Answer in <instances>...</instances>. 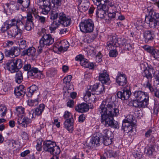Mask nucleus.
Here are the masks:
<instances>
[{
	"label": "nucleus",
	"instance_id": "39448f33",
	"mask_svg": "<svg viewBox=\"0 0 159 159\" xmlns=\"http://www.w3.org/2000/svg\"><path fill=\"white\" fill-rule=\"evenodd\" d=\"M25 71H28V76L33 78L40 79L41 78V72L36 68H31L30 64H25L23 67Z\"/></svg>",
	"mask_w": 159,
	"mask_h": 159
},
{
	"label": "nucleus",
	"instance_id": "864d4df0",
	"mask_svg": "<svg viewBox=\"0 0 159 159\" xmlns=\"http://www.w3.org/2000/svg\"><path fill=\"white\" fill-rule=\"evenodd\" d=\"M103 3L104 4H106V5H107L109 8V9L110 10L111 9V8H113V9L116 8V7L114 5V3L110 2L109 0H107V1L104 2Z\"/></svg>",
	"mask_w": 159,
	"mask_h": 159
},
{
	"label": "nucleus",
	"instance_id": "37998d69",
	"mask_svg": "<svg viewBox=\"0 0 159 159\" xmlns=\"http://www.w3.org/2000/svg\"><path fill=\"white\" fill-rule=\"evenodd\" d=\"M9 28L8 25L6 21L2 25L1 28V30L2 33H5L6 32L7 33V31L8 30V29H9Z\"/></svg>",
	"mask_w": 159,
	"mask_h": 159
},
{
	"label": "nucleus",
	"instance_id": "f03ea898",
	"mask_svg": "<svg viewBox=\"0 0 159 159\" xmlns=\"http://www.w3.org/2000/svg\"><path fill=\"white\" fill-rule=\"evenodd\" d=\"M145 21L150 27L154 28L159 25V14L151 9L146 16Z\"/></svg>",
	"mask_w": 159,
	"mask_h": 159
},
{
	"label": "nucleus",
	"instance_id": "4c0bfd02",
	"mask_svg": "<svg viewBox=\"0 0 159 159\" xmlns=\"http://www.w3.org/2000/svg\"><path fill=\"white\" fill-rule=\"evenodd\" d=\"M123 42L121 43V44L124 46V47L125 48V49H126L128 50H131L132 48V45L130 44V43H128L126 42V39H123L122 40Z\"/></svg>",
	"mask_w": 159,
	"mask_h": 159
},
{
	"label": "nucleus",
	"instance_id": "20e7f679",
	"mask_svg": "<svg viewBox=\"0 0 159 159\" xmlns=\"http://www.w3.org/2000/svg\"><path fill=\"white\" fill-rule=\"evenodd\" d=\"M79 26L81 31L85 34L93 32L94 27L93 21L90 19H86L81 22Z\"/></svg>",
	"mask_w": 159,
	"mask_h": 159
},
{
	"label": "nucleus",
	"instance_id": "423d86ee",
	"mask_svg": "<svg viewBox=\"0 0 159 159\" xmlns=\"http://www.w3.org/2000/svg\"><path fill=\"white\" fill-rule=\"evenodd\" d=\"M29 118L25 117L24 116H19L17 122L18 124L23 127H26L31 122L30 118H34V114L33 111H29Z\"/></svg>",
	"mask_w": 159,
	"mask_h": 159
},
{
	"label": "nucleus",
	"instance_id": "3c124183",
	"mask_svg": "<svg viewBox=\"0 0 159 159\" xmlns=\"http://www.w3.org/2000/svg\"><path fill=\"white\" fill-rule=\"evenodd\" d=\"M72 78V76L70 75H69L65 77L63 79V83L64 84H66L67 85H68V84H70Z\"/></svg>",
	"mask_w": 159,
	"mask_h": 159
},
{
	"label": "nucleus",
	"instance_id": "4d7b16f0",
	"mask_svg": "<svg viewBox=\"0 0 159 159\" xmlns=\"http://www.w3.org/2000/svg\"><path fill=\"white\" fill-rule=\"evenodd\" d=\"M85 147L88 148V149L91 148H93V146H95L94 144L93 143L92 140L91 139L90 141L87 140L86 143L85 144Z\"/></svg>",
	"mask_w": 159,
	"mask_h": 159
},
{
	"label": "nucleus",
	"instance_id": "13d9d810",
	"mask_svg": "<svg viewBox=\"0 0 159 159\" xmlns=\"http://www.w3.org/2000/svg\"><path fill=\"white\" fill-rule=\"evenodd\" d=\"M35 17L42 24H44L46 22V18L43 16H40L38 15H37L35 16Z\"/></svg>",
	"mask_w": 159,
	"mask_h": 159
},
{
	"label": "nucleus",
	"instance_id": "a878e982",
	"mask_svg": "<svg viewBox=\"0 0 159 159\" xmlns=\"http://www.w3.org/2000/svg\"><path fill=\"white\" fill-rule=\"evenodd\" d=\"M75 109L79 112L83 113L88 111L89 109V107L86 103H83L78 105L75 107Z\"/></svg>",
	"mask_w": 159,
	"mask_h": 159
},
{
	"label": "nucleus",
	"instance_id": "6ab92c4d",
	"mask_svg": "<svg viewBox=\"0 0 159 159\" xmlns=\"http://www.w3.org/2000/svg\"><path fill=\"white\" fill-rule=\"evenodd\" d=\"M131 94V92L128 89H124L123 92H118L117 93L118 97L122 100L128 99Z\"/></svg>",
	"mask_w": 159,
	"mask_h": 159
},
{
	"label": "nucleus",
	"instance_id": "412c9836",
	"mask_svg": "<svg viewBox=\"0 0 159 159\" xmlns=\"http://www.w3.org/2000/svg\"><path fill=\"white\" fill-rule=\"evenodd\" d=\"M22 30L16 28H12L7 31V36L9 38H15L18 34L21 35Z\"/></svg>",
	"mask_w": 159,
	"mask_h": 159
},
{
	"label": "nucleus",
	"instance_id": "79ce46f5",
	"mask_svg": "<svg viewBox=\"0 0 159 159\" xmlns=\"http://www.w3.org/2000/svg\"><path fill=\"white\" fill-rule=\"evenodd\" d=\"M39 103L38 99L29 100L28 101V104L30 106H34L37 105Z\"/></svg>",
	"mask_w": 159,
	"mask_h": 159
},
{
	"label": "nucleus",
	"instance_id": "ddd939ff",
	"mask_svg": "<svg viewBox=\"0 0 159 159\" xmlns=\"http://www.w3.org/2000/svg\"><path fill=\"white\" fill-rule=\"evenodd\" d=\"M155 74L154 70L152 67H148L146 69L144 70L143 76L145 77L143 80H146V82L148 80L152 81V74Z\"/></svg>",
	"mask_w": 159,
	"mask_h": 159
},
{
	"label": "nucleus",
	"instance_id": "6e6d98bb",
	"mask_svg": "<svg viewBox=\"0 0 159 159\" xmlns=\"http://www.w3.org/2000/svg\"><path fill=\"white\" fill-rule=\"evenodd\" d=\"M19 48L20 50L25 49L26 47V43L25 40H22L19 43Z\"/></svg>",
	"mask_w": 159,
	"mask_h": 159
},
{
	"label": "nucleus",
	"instance_id": "4be33fe9",
	"mask_svg": "<svg viewBox=\"0 0 159 159\" xmlns=\"http://www.w3.org/2000/svg\"><path fill=\"white\" fill-rule=\"evenodd\" d=\"M74 120L73 118L66 119L64 122L65 127L70 132H71L73 130Z\"/></svg>",
	"mask_w": 159,
	"mask_h": 159
},
{
	"label": "nucleus",
	"instance_id": "a211bd4d",
	"mask_svg": "<svg viewBox=\"0 0 159 159\" xmlns=\"http://www.w3.org/2000/svg\"><path fill=\"white\" fill-rule=\"evenodd\" d=\"M143 36L145 42L148 43L153 41L154 39L155 35L153 31L147 30L143 32Z\"/></svg>",
	"mask_w": 159,
	"mask_h": 159
},
{
	"label": "nucleus",
	"instance_id": "58836bf2",
	"mask_svg": "<svg viewBox=\"0 0 159 159\" xmlns=\"http://www.w3.org/2000/svg\"><path fill=\"white\" fill-rule=\"evenodd\" d=\"M7 111V108L6 107L2 105H0V115L1 117H4L6 115Z\"/></svg>",
	"mask_w": 159,
	"mask_h": 159
},
{
	"label": "nucleus",
	"instance_id": "2f4dec72",
	"mask_svg": "<svg viewBox=\"0 0 159 159\" xmlns=\"http://www.w3.org/2000/svg\"><path fill=\"white\" fill-rule=\"evenodd\" d=\"M45 108V106L43 104H40L33 111V113L36 116H39L41 115Z\"/></svg>",
	"mask_w": 159,
	"mask_h": 159
},
{
	"label": "nucleus",
	"instance_id": "7ed1b4c3",
	"mask_svg": "<svg viewBox=\"0 0 159 159\" xmlns=\"http://www.w3.org/2000/svg\"><path fill=\"white\" fill-rule=\"evenodd\" d=\"M54 42V40L50 34H44L39 41V45L38 49V52L41 53L42 52L45 45H50L52 44Z\"/></svg>",
	"mask_w": 159,
	"mask_h": 159
},
{
	"label": "nucleus",
	"instance_id": "c03bdc74",
	"mask_svg": "<svg viewBox=\"0 0 159 159\" xmlns=\"http://www.w3.org/2000/svg\"><path fill=\"white\" fill-rule=\"evenodd\" d=\"M14 93L16 96L18 98H20L23 97L25 94V92H20L19 90L15 89L14 91Z\"/></svg>",
	"mask_w": 159,
	"mask_h": 159
},
{
	"label": "nucleus",
	"instance_id": "9d476101",
	"mask_svg": "<svg viewBox=\"0 0 159 159\" xmlns=\"http://www.w3.org/2000/svg\"><path fill=\"white\" fill-rule=\"evenodd\" d=\"M142 48L156 59L159 58V51L155 47L148 45L142 46Z\"/></svg>",
	"mask_w": 159,
	"mask_h": 159
},
{
	"label": "nucleus",
	"instance_id": "603ef678",
	"mask_svg": "<svg viewBox=\"0 0 159 159\" xmlns=\"http://www.w3.org/2000/svg\"><path fill=\"white\" fill-rule=\"evenodd\" d=\"M51 9V7H46L43 6L42 8V11L41 13L44 15H47L48 14Z\"/></svg>",
	"mask_w": 159,
	"mask_h": 159
},
{
	"label": "nucleus",
	"instance_id": "f8f14e48",
	"mask_svg": "<svg viewBox=\"0 0 159 159\" xmlns=\"http://www.w3.org/2000/svg\"><path fill=\"white\" fill-rule=\"evenodd\" d=\"M56 145V143L51 140H47L43 143V149L46 152H48L50 153L52 152L53 149Z\"/></svg>",
	"mask_w": 159,
	"mask_h": 159
},
{
	"label": "nucleus",
	"instance_id": "c9c22d12",
	"mask_svg": "<svg viewBox=\"0 0 159 159\" xmlns=\"http://www.w3.org/2000/svg\"><path fill=\"white\" fill-rule=\"evenodd\" d=\"M12 60L16 68L18 69V71L19 70V69L22 67V61L21 59L18 58L12 59Z\"/></svg>",
	"mask_w": 159,
	"mask_h": 159
},
{
	"label": "nucleus",
	"instance_id": "7c9ffc66",
	"mask_svg": "<svg viewBox=\"0 0 159 159\" xmlns=\"http://www.w3.org/2000/svg\"><path fill=\"white\" fill-rule=\"evenodd\" d=\"M17 3H15L13 2L10 3H6L3 6V8L5 12L6 13L8 10L10 11H13L14 9L15 6H16Z\"/></svg>",
	"mask_w": 159,
	"mask_h": 159
},
{
	"label": "nucleus",
	"instance_id": "a19ab883",
	"mask_svg": "<svg viewBox=\"0 0 159 159\" xmlns=\"http://www.w3.org/2000/svg\"><path fill=\"white\" fill-rule=\"evenodd\" d=\"M151 83L152 81L148 80L145 83L144 85L146 87L148 88L151 92H154L155 90L156 89H154L152 87L151 85Z\"/></svg>",
	"mask_w": 159,
	"mask_h": 159
},
{
	"label": "nucleus",
	"instance_id": "72a5a7b5",
	"mask_svg": "<svg viewBox=\"0 0 159 159\" xmlns=\"http://www.w3.org/2000/svg\"><path fill=\"white\" fill-rule=\"evenodd\" d=\"M29 90L26 95L28 97H31L34 93H37L38 88L35 85H32L28 88Z\"/></svg>",
	"mask_w": 159,
	"mask_h": 159
},
{
	"label": "nucleus",
	"instance_id": "774afa93",
	"mask_svg": "<svg viewBox=\"0 0 159 159\" xmlns=\"http://www.w3.org/2000/svg\"><path fill=\"white\" fill-rule=\"evenodd\" d=\"M102 55L100 52H99L97 55H96V60L97 61L99 62L102 61Z\"/></svg>",
	"mask_w": 159,
	"mask_h": 159
},
{
	"label": "nucleus",
	"instance_id": "bf43d9fd",
	"mask_svg": "<svg viewBox=\"0 0 159 159\" xmlns=\"http://www.w3.org/2000/svg\"><path fill=\"white\" fill-rule=\"evenodd\" d=\"M8 25L9 28L13 26H16V22L15 20L12 19L11 20H8L6 21Z\"/></svg>",
	"mask_w": 159,
	"mask_h": 159
},
{
	"label": "nucleus",
	"instance_id": "bb28decb",
	"mask_svg": "<svg viewBox=\"0 0 159 159\" xmlns=\"http://www.w3.org/2000/svg\"><path fill=\"white\" fill-rule=\"evenodd\" d=\"M89 6L90 3L89 1H82L79 5V9L81 12H85L88 10Z\"/></svg>",
	"mask_w": 159,
	"mask_h": 159
},
{
	"label": "nucleus",
	"instance_id": "c85d7f7f",
	"mask_svg": "<svg viewBox=\"0 0 159 159\" xmlns=\"http://www.w3.org/2000/svg\"><path fill=\"white\" fill-rule=\"evenodd\" d=\"M35 49L33 47L29 48L27 49H24L22 52L23 55H27L31 57L35 55Z\"/></svg>",
	"mask_w": 159,
	"mask_h": 159
},
{
	"label": "nucleus",
	"instance_id": "6e6552de",
	"mask_svg": "<svg viewBox=\"0 0 159 159\" xmlns=\"http://www.w3.org/2000/svg\"><path fill=\"white\" fill-rule=\"evenodd\" d=\"M103 133V143L106 146L109 145L112 143L113 134L111 131L107 129L104 130Z\"/></svg>",
	"mask_w": 159,
	"mask_h": 159
},
{
	"label": "nucleus",
	"instance_id": "69168bd1",
	"mask_svg": "<svg viewBox=\"0 0 159 159\" xmlns=\"http://www.w3.org/2000/svg\"><path fill=\"white\" fill-rule=\"evenodd\" d=\"M105 13V12L102 9H100L98 11H96V14L98 17H103L104 16V14Z\"/></svg>",
	"mask_w": 159,
	"mask_h": 159
},
{
	"label": "nucleus",
	"instance_id": "1a4fd4ad",
	"mask_svg": "<svg viewBox=\"0 0 159 159\" xmlns=\"http://www.w3.org/2000/svg\"><path fill=\"white\" fill-rule=\"evenodd\" d=\"M59 19L61 24L64 26L66 27L70 25L71 23L70 17L66 16L63 12L59 13Z\"/></svg>",
	"mask_w": 159,
	"mask_h": 159
},
{
	"label": "nucleus",
	"instance_id": "ea45409f",
	"mask_svg": "<svg viewBox=\"0 0 159 159\" xmlns=\"http://www.w3.org/2000/svg\"><path fill=\"white\" fill-rule=\"evenodd\" d=\"M155 149L153 145H150L148 148L146 149L145 152V153L149 156L151 155H152L153 152L154 151Z\"/></svg>",
	"mask_w": 159,
	"mask_h": 159
},
{
	"label": "nucleus",
	"instance_id": "f704fd0d",
	"mask_svg": "<svg viewBox=\"0 0 159 159\" xmlns=\"http://www.w3.org/2000/svg\"><path fill=\"white\" fill-rule=\"evenodd\" d=\"M15 79V81L18 84H20L23 80L22 74L21 71L18 70L16 72Z\"/></svg>",
	"mask_w": 159,
	"mask_h": 159
},
{
	"label": "nucleus",
	"instance_id": "338daca9",
	"mask_svg": "<svg viewBox=\"0 0 159 159\" xmlns=\"http://www.w3.org/2000/svg\"><path fill=\"white\" fill-rule=\"evenodd\" d=\"M57 17H59V14L57 12H55L53 11H52L51 18L53 20H55L56 19Z\"/></svg>",
	"mask_w": 159,
	"mask_h": 159
},
{
	"label": "nucleus",
	"instance_id": "e433bc0d",
	"mask_svg": "<svg viewBox=\"0 0 159 159\" xmlns=\"http://www.w3.org/2000/svg\"><path fill=\"white\" fill-rule=\"evenodd\" d=\"M16 110L18 116V118H19V116H24V114L25 113V108L24 107L21 106L18 107H16Z\"/></svg>",
	"mask_w": 159,
	"mask_h": 159
},
{
	"label": "nucleus",
	"instance_id": "8fccbe9b",
	"mask_svg": "<svg viewBox=\"0 0 159 159\" xmlns=\"http://www.w3.org/2000/svg\"><path fill=\"white\" fill-rule=\"evenodd\" d=\"M33 26V23L26 21L25 25V28L27 31H30L31 30Z\"/></svg>",
	"mask_w": 159,
	"mask_h": 159
},
{
	"label": "nucleus",
	"instance_id": "2eb2a0df",
	"mask_svg": "<svg viewBox=\"0 0 159 159\" xmlns=\"http://www.w3.org/2000/svg\"><path fill=\"white\" fill-rule=\"evenodd\" d=\"M30 4V0H18L16 8L17 10L20 8L22 10L23 8H28Z\"/></svg>",
	"mask_w": 159,
	"mask_h": 159
},
{
	"label": "nucleus",
	"instance_id": "c756f323",
	"mask_svg": "<svg viewBox=\"0 0 159 159\" xmlns=\"http://www.w3.org/2000/svg\"><path fill=\"white\" fill-rule=\"evenodd\" d=\"M84 60L81 61L80 63L82 66L90 69H93L95 67V65L94 63L89 62L88 60L84 58Z\"/></svg>",
	"mask_w": 159,
	"mask_h": 159
},
{
	"label": "nucleus",
	"instance_id": "de8ad7c7",
	"mask_svg": "<svg viewBox=\"0 0 159 159\" xmlns=\"http://www.w3.org/2000/svg\"><path fill=\"white\" fill-rule=\"evenodd\" d=\"M60 152V149L59 147L56 145L54 147L52 152L50 154L53 155H57L59 154Z\"/></svg>",
	"mask_w": 159,
	"mask_h": 159
},
{
	"label": "nucleus",
	"instance_id": "dca6fc26",
	"mask_svg": "<svg viewBox=\"0 0 159 159\" xmlns=\"http://www.w3.org/2000/svg\"><path fill=\"white\" fill-rule=\"evenodd\" d=\"M92 86V90H94L95 94L102 93L105 91V87L102 84L96 83Z\"/></svg>",
	"mask_w": 159,
	"mask_h": 159
},
{
	"label": "nucleus",
	"instance_id": "0eeeda50",
	"mask_svg": "<svg viewBox=\"0 0 159 159\" xmlns=\"http://www.w3.org/2000/svg\"><path fill=\"white\" fill-rule=\"evenodd\" d=\"M135 98L139 101H143L144 103L148 105L149 96L147 93L141 91H135L134 93Z\"/></svg>",
	"mask_w": 159,
	"mask_h": 159
},
{
	"label": "nucleus",
	"instance_id": "5fc2aeb1",
	"mask_svg": "<svg viewBox=\"0 0 159 159\" xmlns=\"http://www.w3.org/2000/svg\"><path fill=\"white\" fill-rule=\"evenodd\" d=\"M94 4L97 6L101 5H103L104 2L107 1V0H92Z\"/></svg>",
	"mask_w": 159,
	"mask_h": 159
},
{
	"label": "nucleus",
	"instance_id": "e2e57ef3",
	"mask_svg": "<svg viewBox=\"0 0 159 159\" xmlns=\"http://www.w3.org/2000/svg\"><path fill=\"white\" fill-rule=\"evenodd\" d=\"M63 117L65 119L73 118L72 114L68 111H65L63 115Z\"/></svg>",
	"mask_w": 159,
	"mask_h": 159
},
{
	"label": "nucleus",
	"instance_id": "f257e3e1",
	"mask_svg": "<svg viewBox=\"0 0 159 159\" xmlns=\"http://www.w3.org/2000/svg\"><path fill=\"white\" fill-rule=\"evenodd\" d=\"M98 111L101 115V122L105 126L119 128L118 123L114 120L113 117L118 115L119 110L113 101L109 99L103 101L98 108Z\"/></svg>",
	"mask_w": 159,
	"mask_h": 159
},
{
	"label": "nucleus",
	"instance_id": "5701e85b",
	"mask_svg": "<svg viewBox=\"0 0 159 159\" xmlns=\"http://www.w3.org/2000/svg\"><path fill=\"white\" fill-rule=\"evenodd\" d=\"M128 124L132 125H135L136 124V121L134 119V116L131 115H127L123 121L122 124L123 126L128 125H127Z\"/></svg>",
	"mask_w": 159,
	"mask_h": 159
},
{
	"label": "nucleus",
	"instance_id": "a18cd8bd",
	"mask_svg": "<svg viewBox=\"0 0 159 159\" xmlns=\"http://www.w3.org/2000/svg\"><path fill=\"white\" fill-rule=\"evenodd\" d=\"M43 140L41 139H39L37 140V144L36 146V148L37 150L38 151H40L42 150V143Z\"/></svg>",
	"mask_w": 159,
	"mask_h": 159
},
{
	"label": "nucleus",
	"instance_id": "cd10ccee",
	"mask_svg": "<svg viewBox=\"0 0 159 159\" xmlns=\"http://www.w3.org/2000/svg\"><path fill=\"white\" fill-rule=\"evenodd\" d=\"M139 100L136 99L130 101V103L135 107L139 108H144L148 105L146 103H144L143 101H139Z\"/></svg>",
	"mask_w": 159,
	"mask_h": 159
},
{
	"label": "nucleus",
	"instance_id": "0e129e2a",
	"mask_svg": "<svg viewBox=\"0 0 159 159\" xmlns=\"http://www.w3.org/2000/svg\"><path fill=\"white\" fill-rule=\"evenodd\" d=\"M117 55V52L115 50H110L109 53V55L111 57H116Z\"/></svg>",
	"mask_w": 159,
	"mask_h": 159
},
{
	"label": "nucleus",
	"instance_id": "09e8293b",
	"mask_svg": "<svg viewBox=\"0 0 159 159\" xmlns=\"http://www.w3.org/2000/svg\"><path fill=\"white\" fill-rule=\"evenodd\" d=\"M92 142L95 145H98L99 144V142L100 141V139L99 137L97 136H94V135L92 138Z\"/></svg>",
	"mask_w": 159,
	"mask_h": 159
},
{
	"label": "nucleus",
	"instance_id": "f3484780",
	"mask_svg": "<svg viewBox=\"0 0 159 159\" xmlns=\"http://www.w3.org/2000/svg\"><path fill=\"white\" fill-rule=\"evenodd\" d=\"M69 44L67 41H62L60 42H58L56 44L55 47L60 51H66L69 46Z\"/></svg>",
	"mask_w": 159,
	"mask_h": 159
},
{
	"label": "nucleus",
	"instance_id": "aec40b11",
	"mask_svg": "<svg viewBox=\"0 0 159 159\" xmlns=\"http://www.w3.org/2000/svg\"><path fill=\"white\" fill-rule=\"evenodd\" d=\"M99 80L102 84H109L110 83V78L109 75L107 73V71L104 70L103 73L99 74Z\"/></svg>",
	"mask_w": 159,
	"mask_h": 159
},
{
	"label": "nucleus",
	"instance_id": "052dcab7",
	"mask_svg": "<svg viewBox=\"0 0 159 159\" xmlns=\"http://www.w3.org/2000/svg\"><path fill=\"white\" fill-rule=\"evenodd\" d=\"M91 94L93 95L95 94L94 90H92V86H91L89 88H88V91L86 92V95H87L89 97H90Z\"/></svg>",
	"mask_w": 159,
	"mask_h": 159
},
{
	"label": "nucleus",
	"instance_id": "49530a36",
	"mask_svg": "<svg viewBox=\"0 0 159 159\" xmlns=\"http://www.w3.org/2000/svg\"><path fill=\"white\" fill-rule=\"evenodd\" d=\"M16 27L18 29H20L21 30V29H23L25 28V25L23 23V21H20L16 22Z\"/></svg>",
	"mask_w": 159,
	"mask_h": 159
},
{
	"label": "nucleus",
	"instance_id": "b1692460",
	"mask_svg": "<svg viewBox=\"0 0 159 159\" xmlns=\"http://www.w3.org/2000/svg\"><path fill=\"white\" fill-rule=\"evenodd\" d=\"M6 68L11 73H14L18 71L12 59L8 61L6 64Z\"/></svg>",
	"mask_w": 159,
	"mask_h": 159
},
{
	"label": "nucleus",
	"instance_id": "4468645a",
	"mask_svg": "<svg viewBox=\"0 0 159 159\" xmlns=\"http://www.w3.org/2000/svg\"><path fill=\"white\" fill-rule=\"evenodd\" d=\"M116 81L120 86H123L125 85L127 82L126 75L123 73H118L116 78Z\"/></svg>",
	"mask_w": 159,
	"mask_h": 159
},
{
	"label": "nucleus",
	"instance_id": "680f3d73",
	"mask_svg": "<svg viewBox=\"0 0 159 159\" xmlns=\"http://www.w3.org/2000/svg\"><path fill=\"white\" fill-rule=\"evenodd\" d=\"M24 18V17H23L21 15L18 14L13 19L15 20V22H18V21L23 20Z\"/></svg>",
	"mask_w": 159,
	"mask_h": 159
},
{
	"label": "nucleus",
	"instance_id": "393cba45",
	"mask_svg": "<svg viewBox=\"0 0 159 159\" xmlns=\"http://www.w3.org/2000/svg\"><path fill=\"white\" fill-rule=\"evenodd\" d=\"M118 44L117 39L116 36H113L112 37L111 39L107 42V49H114Z\"/></svg>",
	"mask_w": 159,
	"mask_h": 159
},
{
	"label": "nucleus",
	"instance_id": "473e14b6",
	"mask_svg": "<svg viewBox=\"0 0 159 159\" xmlns=\"http://www.w3.org/2000/svg\"><path fill=\"white\" fill-rule=\"evenodd\" d=\"M127 125H128L125 126L122 125V129L125 133H127L130 135L131 133L134 131V130L135 129L134 128V125H132L129 124H127Z\"/></svg>",
	"mask_w": 159,
	"mask_h": 159
},
{
	"label": "nucleus",
	"instance_id": "9b49d317",
	"mask_svg": "<svg viewBox=\"0 0 159 159\" xmlns=\"http://www.w3.org/2000/svg\"><path fill=\"white\" fill-rule=\"evenodd\" d=\"M4 53L6 57H13L20 54V50L17 47H13L9 50L6 49Z\"/></svg>",
	"mask_w": 159,
	"mask_h": 159
}]
</instances>
